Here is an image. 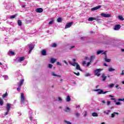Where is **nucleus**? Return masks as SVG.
Instances as JSON below:
<instances>
[{
    "label": "nucleus",
    "instance_id": "12",
    "mask_svg": "<svg viewBox=\"0 0 124 124\" xmlns=\"http://www.w3.org/2000/svg\"><path fill=\"white\" fill-rule=\"evenodd\" d=\"M121 29V26L119 24L114 26V31H119Z\"/></svg>",
    "mask_w": 124,
    "mask_h": 124
},
{
    "label": "nucleus",
    "instance_id": "30",
    "mask_svg": "<svg viewBox=\"0 0 124 124\" xmlns=\"http://www.w3.org/2000/svg\"><path fill=\"white\" fill-rule=\"evenodd\" d=\"M93 20H95V17H89L88 18V21H93Z\"/></svg>",
    "mask_w": 124,
    "mask_h": 124
},
{
    "label": "nucleus",
    "instance_id": "17",
    "mask_svg": "<svg viewBox=\"0 0 124 124\" xmlns=\"http://www.w3.org/2000/svg\"><path fill=\"white\" fill-rule=\"evenodd\" d=\"M76 69L78 70H80V71H82V69H81V67L79 64L77 63L76 66Z\"/></svg>",
    "mask_w": 124,
    "mask_h": 124
},
{
    "label": "nucleus",
    "instance_id": "39",
    "mask_svg": "<svg viewBox=\"0 0 124 124\" xmlns=\"http://www.w3.org/2000/svg\"><path fill=\"white\" fill-rule=\"evenodd\" d=\"M57 22H58V23H61V22H62V18L59 17V18L57 19Z\"/></svg>",
    "mask_w": 124,
    "mask_h": 124
},
{
    "label": "nucleus",
    "instance_id": "56",
    "mask_svg": "<svg viewBox=\"0 0 124 124\" xmlns=\"http://www.w3.org/2000/svg\"><path fill=\"white\" fill-rule=\"evenodd\" d=\"M91 61H90V62H88L87 64V66H89L90 65V64H91Z\"/></svg>",
    "mask_w": 124,
    "mask_h": 124
},
{
    "label": "nucleus",
    "instance_id": "34",
    "mask_svg": "<svg viewBox=\"0 0 124 124\" xmlns=\"http://www.w3.org/2000/svg\"><path fill=\"white\" fill-rule=\"evenodd\" d=\"M16 16H17V15H13V16H11L10 18V19H14V18L16 17Z\"/></svg>",
    "mask_w": 124,
    "mask_h": 124
},
{
    "label": "nucleus",
    "instance_id": "25",
    "mask_svg": "<svg viewBox=\"0 0 124 124\" xmlns=\"http://www.w3.org/2000/svg\"><path fill=\"white\" fill-rule=\"evenodd\" d=\"M32 113V112L31 111H30L29 112V115H30V120L31 121H32V116H31V113Z\"/></svg>",
    "mask_w": 124,
    "mask_h": 124
},
{
    "label": "nucleus",
    "instance_id": "4",
    "mask_svg": "<svg viewBox=\"0 0 124 124\" xmlns=\"http://www.w3.org/2000/svg\"><path fill=\"white\" fill-rule=\"evenodd\" d=\"M28 46H29V54H31V51H32V50H33V48H34V45L31 43L28 44Z\"/></svg>",
    "mask_w": 124,
    "mask_h": 124
},
{
    "label": "nucleus",
    "instance_id": "11",
    "mask_svg": "<svg viewBox=\"0 0 124 124\" xmlns=\"http://www.w3.org/2000/svg\"><path fill=\"white\" fill-rule=\"evenodd\" d=\"M35 11L37 13H42L43 12V9L42 8H38L36 9Z\"/></svg>",
    "mask_w": 124,
    "mask_h": 124
},
{
    "label": "nucleus",
    "instance_id": "15",
    "mask_svg": "<svg viewBox=\"0 0 124 124\" xmlns=\"http://www.w3.org/2000/svg\"><path fill=\"white\" fill-rule=\"evenodd\" d=\"M51 76H54L55 77H59V78H61V77H62V76L59 75H57L54 72H51Z\"/></svg>",
    "mask_w": 124,
    "mask_h": 124
},
{
    "label": "nucleus",
    "instance_id": "22",
    "mask_svg": "<svg viewBox=\"0 0 124 124\" xmlns=\"http://www.w3.org/2000/svg\"><path fill=\"white\" fill-rule=\"evenodd\" d=\"M66 100L67 102H69L71 100V98H70V96L69 95L67 96Z\"/></svg>",
    "mask_w": 124,
    "mask_h": 124
},
{
    "label": "nucleus",
    "instance_id": "7",
    "mask_svg": "<svg viewBox=\"0 0 124 124\" xmlns=\"http://www.w3.org/2000/svg\"><path fill=\"white\" fill-rule=\"evenodd\" d=\"M24 60H25V57H21L16 58V62H23Z\"/></svg>",
    "mask_w": 124,
    "mask_h": 124
},
{
    "label": "nucleus",
    "instance_id": "28",
    "mask_svg": "<svg viewBox=\"0 0 124 124\" xmlns=\"http://www.w3.org/2000/svg\"><path fill=\"white\" fill-rule=\"evenodd\" d=\"M115 86V84H111L108 86V88H109V89H112L113 87Z\"/></svg>",
    "mask_w": 124,
    "mask_h": 124
},
{
    "label": "nucleus",
    "instance_id": "49",
    "mask_svg": "<svg viewBox=\"0 0 124 124\" xmlns=\"http://www.w3.org/2000/svg\"><path fill=\"white\" fill-rule=\"evenodd\" d=\"M85 77H89V76H91V74L87 73V74H85Z\"/></svg>",
    "mask_w": 124,
    "mask_h": 124
},
{
    "label": "nucleus",
    "instance_id": "46",
    "mask_svg": "<svg viewBox=\"0 0 124 124\" xmlns=\"http://www.w3.org/2000/svg\"><path fill=\"white\" fill-rule=\"evenodd\" d=\"M31 124H37V122L35 120H33V122L31 123Z\"/></svg>",
    "mask_w": 124,
    "mask_h": 124
},
{
    "label": "nucleus",
    "instance_id": "26",
    "mask_svg": "<svg viewBox=\"0 0 124 124\" xmlns=\"http://www.w3.org/2000/svg\"><path fill=\"white\" fill-rule=\"evenodd\" d=\"M93 117H98V114H97V113L96 112H93L92 114Z\"/></svg>",
    "mask_w": 124,
    "mask_h": 124
},
{
    "label": "nucleus",
    "instance_id": "58",
    "mask_svg": "<svg viewBox=\"0 0 124 124\" xmlns=\"http://www.w3.org/2000/svg\"><path fill=\"white\" fill-rule=\"evenodd\" d=\"M63 62H64V63H65V64H66V65H68V63H67V62H66V61H64Z\"/></svg>",
    "mask_w": 124,
    "mask_h": 124
},
{
    "label": "nucleus",
    "instance_id": "33",
    "mask_svg": "<svg viewBox=\"0 0 124 124\" xmlns=\"http://www.w3.org/2000/svg\"><path fill=\"white\" fill-rule=\"evenodd\" d=\"M0 105L1 106H2L3 105V101L2 100V99L0 98Z\"/></svg>",
    "mask_w": 124,
    "mask_h": 124
},
{
    "label": "nucleus",
    "instance_id": "40",
    "mask_svg": "<svg viewBox=\"0 0 124 124\" xmlns=\"http://www.w3.org/2000/svg\"><path fill=\"white\" fill-rule=\"evenodd\" d=\"M70 110V108L68 107H66L65 112H68V110Z\"/></svg>",
    "mask_w": 124,
    "mask_h": 124
},
{
    "label": "nucleus",
    "instance_id": "61",
    "mask_svg": "<svg viewBox=\"0 0 124 124\" xmlns=\"http://www.w3.org/2000/svg\"><path fill=\"white\" fill-rule=\"evenodd\" d=\"M57 65H62V64H61L60 62H57Z\"/></svg>",
    "mask_w": 124,
    "mask_h": 124
},
{
    "label": "nucleus",
    "instance_id": "36",
    "mask_svg": "<svg viewBox=\"0 0 124 124\" xmlns=\"http://www.w3.org/2000/svg\"><path fill=\"white\" fill-rule=\"evenodd\" d=\"M108 70L109 72H112V71H115V69H113V68H110Z\"/></svg>",
    "mask_w": 124,
    "mask_h": 124
},
{
    "label": "nucleus",
    "instance_id": "51",
    "mask_svg": "<svg viewBox=\"0 0 124 124\" xmlns=\"http://www.w3.org/2000/svg\"><path fill=\"white\" fill-rule=\"evenodd\" d=\"M10 110H7V111L5 113V116H7V114H9Z\"/></svg>",
    "mask_w": 124,
    "mask_h": 124
},
{
    "label": "nucleus",
    "instance_id": "21",
    "mask_svg": "<svg viewBox=\"0 0 124 124\" xmlns=\"http://www.w3.org/2000/svg\"><path fill=\"white\" fill-rule=\"evenodd\" d=\"M94 59H95V56H91L90 57V62H93V61L94 60Z\"/></svg>",
    "mask_w": 124,
    "mask_h": 124
},
{
    "label": "nucleus",
    "instance_id": "32",
    "mask_svg": "<svg viewBox=\"0 0 124 124\" xmlns=\"http://www.w3.org/2000/svg\"><path fill=\"white\" fill-rule=\"evenodd\" d=\"M110 112H111V110H107V112H106V111H104V113H105V114H106V115H109V113H110Z\"/></svg>",
    "mask_w": 124,
    "mask_h": 124
},
{
    "label": "nucleus",
    "instance_id": "37",
    "mask_svg": "<svg viewBox=\"0 0 124 124\" xmlns=\"http://www.w3.org/2000/svg\"><path fill=\"white\" fill-rule=\"evenodd\" d=\"M7 92H6L5 94H3L2 95L3 98H5V97H7Z\"/></svg>",
    "mask_w": 124,
    "mask_h": 124
},
{
    "label": "nucleus",
    "instance_id": "41",
    "mask_svg": "<svg viewBox=\"0 0 124 124\" xmlns=\"http://www.w3.org/2000/svg\"><path fill=\"white\" fill-rule=\"evenodd\" d=\"M52 47H57V44L56 43H53L51 45Z\"/></svg>",
    "mask_w": 124,
    "mask_h": 124
},
{
    "label": "nucleus",
    "instance_id": "1",
    "mask_svg": "<svg viewBox=\"0 0 124 124\" xmlns=\"http://www.w3.org/2000/svg\"><path fill=\"white\" fill-rule=\"evenodd\" d=\"M94 92H98L97 94H105V93H107L108 91H103L102 89H98L94 90Z\"/></svg>",
    "mask_w": 124,
    "mask_h": 124
},
{
    "label": "nucleus",
    "instance_id": "42",
    "mask_svg": "<svg viewBox=\"0 0 124 124\" xmlns=\"http://www.w3.org/2000/svg\"><path fill=\"white\" fill-rule=\"evenodd\" d=\"M75 116L77 117V118H79V117L80 116V113H77L75 114Z\"/></svg>",
    "mask_w": 124,
    "mask_h": 124
},
{
    "label": "nucleus",
    "instance_id": "60",
    "mask_svg": "<svg viewBox=\"0 0 124 124\" xmlns=\"http://www.w3.org/2000/svg\"><path fill=\"white\" fill-rule=\"evenodd\" d=\"M89 59V57L88 56H86L85 57L84 60H87Z\"/></svg>",
    "mask_w": 124,
    "mask_h": 124
},
{
    "label": "nucleus",
    "instance_id": "55",
    "mask_svg": "<svg viewBox=\"0 0 124 124\" xmlns=\"http://www.w3.org/2000/svg\"><path fill=\"white\" fill-rule=\"evenodd\" d=\"M110 104H111V102H110L109 101H108L107 102V105H110Z\"/></svg>",
    "mask_w": 124,
    "mask_h": 124
},
{
    "label": "nucleus",
    "instance_id": "6",
    "mask_svg": "<svg viewBox=\"0 0 124 124\" xmlns=\"http://www.w3.org/2000/svg\"><path fill=\"white\" fill-rule=\"evenodd\" d=\"M109 97H111V100H114L115 103L116 105H121L122 104L120 102H116V98H113L114 96H112L111 95H109Z\"/></svg>",
    "mask_w": 124,
    "mask_h": 124
},
{
    "label": "nucleus",
    "instance_id": "5",
    "mask_svg": "<svg viewBox=\"0 0 124 124\" xmlns=\"http://www.w3.org/2000/svg\"><path fill=\"white\" fill-rule=\"evenodd\" d=\"M100 71H102V69H97L94 71V73L95 75L96 76H97L98 77H99L100 76V74L99 73L100 72Z\"/></svg>",
    "mask_w": 124,
    "mask_h": 124
},
{
    "label": "nucleus",
    "instance_id": "2",
    "mask_svg": "<svg viewBox=\"0 0 124 124\" xmlns=\"http://www.w3.org/2000/svg\"><path fill=\"white\" fill-rule=\"evenodd\" d=\"M25 81V79H21L19 82L17 83V86L18 88H17L16 90L18 92H19V91H21V87L23 85V84H24V82Z\"/></svg>",
    "mask_w": 124,
    "mask_h": 124
},
{
    "label": "nucleus",
    "instance_id": "63",
    "mask_svg": "<svg viewBox=\"0 0 124 124\" xmlns=\"http://www.w3.org/2000/svg\"><path fill=\"white\" fill-rule=\"evenodd\" d=\"M104 66H108V65H107V64H106V63H104Z\"/></svg>",
    "mask_w": 124,
    "mask_h": 124
},
{
    "label": "nucleus",
    "instance_id": "29",
    "mask_svg": "<svg viewBox=\"0 0 124 124\" xmlns=\"http://www.w3.org/2000/svg\"><path fill=\"white\" fill-rule=\"evenodd\" d=\"M17 24L18 25V26H19L20 27V26H22V21H21V20L18 19L17 20Z\"/></svg>",
    "mask_w": 124,
    "mask_h": 124
},
{
    "label": "nucleus",
    "instance_id": "18",
    "mask_svg": "<svg viewBox=\"0 0 124 124\" xmlns=\"http://www.w3.org/2000/svg\"><path fill=\"white\" fill-rule=\"evenodd\" d=\"M69 63L71 64V65H73V66H76L77 65V63L76 62H74V63L71 62L69 61Z\"/></svg>",
    "mask_w": 124,
    "mask_h": 124
},
{
    "label": "nucleus",
    "instance_id": "27",
    "mask_svg": "<svg viewBox=\"0 0 124 124\" xmlns=\"http://www.w3.org/2000/svg\"><path fill=\"white\" fill-rule=\"evenodd\" d=\"M15 53H14V52L12 51H9V52H8V55H9V56H10L11 55H15Z\"/></svg>",
    "mask_w": 124,
    "mask_h": 124
},
{
    "label": "nucleus",
    "instance_id": "31",
    "mask_svg": "<svg viewBox=\"0 0 124 124\" xmlns=\"http://www.w3.org/2000/svg\"><path fill=\"white\" fill-rule=\"evenodd\" d=\"M118 18L119 20H121V21H124V16H118Z\"/></svg>",
    "mask_w": 124,
    "mask_h": 124
},
{
    "label": "nucleus",
    "instance_id": "53",
    "mask_svg": "<svg viewBox=\"0 0 124 124\" xmlns=\"http://www.w3.org/2000/svg\"><path fill=\"white\" fill-rule=\"evenodd\" d=\"M6 67L7 68V64H6V66H3V68H4V70H6Z\"/></svg>",
    "mask_w": 124,
    "mask_h": 124
},
{
    "label": "nucleus",
    "instance_id": "10",
    "mask_svg": "<svg viewBox=\"0 0 124 124\" xmlns=\"http://www.w3.org/2000/svg\"><path fill=\"white\" fill-rule=\"evenodd\" d=\"M73 24V22H69L67 23L65 26V29H68V28H70Z\"/></svg>",
    "mask_w": 124,
    "mask_h": 124
},
{
    "label": "nucleus",
    "instance_id": "19",
    "mask_svg": "<svg viewBox=\"0 0 124 124\" xmlns=\"http://www.w3.org/2000/svg\"><path fill=\"white\" fill-rule=\"evenodd\" d=\"M41 54L42 56H46V55H47L46 53V50L45 49H43L41 52Z\"/></svg>",
    "mask_w": 124,
    "mask_h": 124
},
{
    "label": "nucleus",
    "instance_id": "57",
    "mask_svg": "<svg viewBox=\"0 0 124 124\" xmlns=\"http://www.w3.org/2000/svg\"><path fill=\"white\" fill-rule=\"evenodd\" d=\"M58 99L59 101H62V99L61 97H59Z\"/></svg>",
    "mask_w": 124,
    "mask_h": 124
},
{
    "label": "nucleus",
    "instance_id": "48",
    "mask_svg": "<svg viewBox=\"0 0 124 124\" xmlns=\"http://www.w3.org/2000/svg\"><path fill=\"white\" fill-rule=\"evenodd\" d=\"M53 23H54V20H51V21L49 22L48 24H49V25H52V24H53Z\"/></svg>",
    "mask_w": 124,
    "mask_h": 124
},
{
    "label": "nucleus",
    "instance_id": "45",
    "mask_svg": "<svg viewBox=\"0 0 124 124\" xmlns=\"http://www.w3.org/2000/svg\"><path fill=\"white\" fill-rule=\"evenodd\" d=\"M84 117H87V115H88V113L86 111L84 112Z\"/></svg>",
    "mask_w": 124,
    "mask_h": 124
},
{
    "label": "nucleus",
    "instance_id": "52",
    "mask_svg": "<svg viewBox=\"0 0 124 124\" xmlns=\"http://www.w3.org/2000/svg\"><path fill=\"white\" fill-rule=\"evenodd\" d=\"M17 40H20V38H16L14 41H17Z\"/></svg>",
    "mask_w": 124,
    "mask_h": 124
},
{
    "label": "nucleus",
    "instance_id": "8",
    "mask_svg": "<svg viewBox=\"0 0 124 124\" xmlns=\"http://www.w3.org/2000/svg\"><path fill=\"white\" fill-rule=\"evenodd\" d=\"M101 16H102V17H104L105 18H110V17H111V15H110L109 14L104 13L101 14Z\"/></svg>",
    "mask_w": 124,
    "mask_h": 124
},
{
    "label": "nucleus",
    "instance_id": "44",
    "mask_svg": "<svg viewBox=\"0 0 124 124\" xmlns=\"http://www.w3.org/2000/svg\"><path fill=\"white\" fill-rule=\"evenodd\" d=\"M118 101H124V98H119Z\"/></svg>",
    "mask_w": 124,
    "mask_h": 124
},
{
    "label": "nucleus",
    "instance_id": "64",
    "mask_svg": "<svg viewBox=\"0 0 124 124\" xmlns=\"http://www.w3.org/2000/svg\"><path fill=\"white\" fill-rule=\"evenodd\" d=\"M102 103H104V104H105L106 102H105V101L104 100H103L101 101Z\"/></svg>",
    "mask_w": 124,
    "mask_h": 124
},
{
    "label": "nucleus",
    "instance_id": "24",
    "mask_svg": "<svg viewBox=\"0 0 124 124\" xmlns=\"http://www.w3.org/2000/svg\"><path fill=\"white\" fill-rule=\"evenodd\" d=\"M105 62H111V59H107V56L106 55V57L105 58Z\"/></svg>",
    "mask_w": 124,
    "mask_h": 124
},
{
    "label": "nucleus",
    "instance_id": "59",
    "mask_svg": "<svg viewBox=\"0 0 124 124\" xmlns=\"http://www.w3.org/2000/svg\"><path fill=\"white\" fill-rule=\"evenodd\" d=\"M82 64H83V65H84V64H86V61H83Z\"/></svg>",
    "mask_w": 124,
    "mask_h": 124
},
{
    "label": "nucleus",
    "instance_id": "43",
    "mask_svg": "<svg viewBox=\"0 0 124 124\" xmlns=\"http://www.w3.org/2000/svg\"><path fill=\"white\" fill-rule=\"evenodd\" d=\"M74 74H75V75H77V76H80V73L79 72L78 73L74 72Z\"/></svg>",
    "mask_w": 124,
    "mask_h": 124
},
{
    "label": "nucleus",
    "instance_id": "38",
    "mask_svg": "<svg viewBox=\"0 0 124 124\" xmlns=\"http://www.w3.org/2000/svg\"><path fill=\"white\" fill-rule=\"evenodd\" d=\"M95 20L97 21V22H100V21L101 20V19L100 18H99L98 17H95Z\"/></svg>",
    "mask_w": 124,
    "mask_h": 124
},
{
    "label": "nucleus",
    "instance_id": "9",
    "mask_svg": "<svg viewBox=\"0 0 124 124\" xmlns=\"http://www.w3.org/2000/svg\"><path fill=\"white\" fill-rule=\"evenodd\" d=\"M106 55V51H104V50H98L96 52V55Z\"/></svg>",
    "mask_w": 124,
    "mask_h": 124
},
{
    "label": "nucleus",
    "instance_id": "35",
    "mask_svg": "<svg viewBox=\"0 0 124 124\" xmlns=\"http://www.w3.org/2000/svg\"><path fill=\"white\" fill-rule=\"evenodd\" d=\"M4 80H8V76L6 75L3 76Z\"/></svg>",
    "mask_w": 124,
    "mask_h": 124
},
{
    "label": "nucleus",
    "instance_id": "54",
    "mask_svg": "<svg viewBox=\"0 0 124 124\" xmlns=\"http://www.w3.org/2000/svg\"><path fill=\"white\" fill-rule=\"evenodd\" d=\"M73 48H75V46H72L70 47V50H72V49H73Z\"/></svg>",
    "mask_w": 124,
    "mask_h": 124
},
{
    "label": "nucleus",
    "instance_id": "3",
    "mask_svg": "<svg viewBox=\"0 0 124 124\" xmlns=\"http://www.w3.org/2000/svg\"><path fill=\"white\" fill-rule=\"evenodd\" d=\"M26 101H27V100L25 98V95H24V93H21V104H24V103Z\"/></svg>",
    "mask_w": 124,
    "mask_h": 124
},
{
    "label": "nucleus",
    "instance_id": "50",
    "mask_svg": "<svg viewBox=\"0 0 124 124\" xmlns=\"http://www.w3.org/2000/svg\"><path fill=\"white\" fill-rule=\"evenodd\" d=\"M64 123H65L66 124H71V123H70L68 121H67L66 120L64 121Z\"/></svg>",
    "mask_w": 124,
    "mask_h": 124
},
{
    "label": "nucleus",
    "instance_id": "14",
    "mask_svg": "<svg viewBox=\"0 0 124 124\" xmlns=\"http://www.w3.org/2000/svg\"><path fill=\"white\" fill-rule=\"evenodd\" d=\"M101 7V6L98 5L91 9L92 11H94V10H97V9H99Z\"/></svg>",
    "mask_w": 124,
    "mask_h": 124
},
{
    "label": "nucleus",
    "instance_id": "47",
    "mask_svg": "<svg viewBox=\"0 0 124 124\" xmlns=\"http://www.w3.org/2000/svg\"><path fill=\"white\" fill-rule=\"evenodd\" d=\"M48 67L49 68H52L53 67V65L51 64H49Z\"/></svg>",
    "mask_w": 124,
    "mask_h": 124
},
{
    "label": "nucleus",
    "instance_id": "13",
    "mask_svg": "<svg viewBox=\"0 0 124 124\" xmlns=\"http://www.w3.org/2000/svg\"><path fill=\"white\" fill-rule=\"evenodd\" d=\"M103 82H105V80L107 79V76L105 75V74H103L101 76Z\"/></svg>",
    "mask_w": 124,
    "mask_h": 124
},
{
    "label": "nucleus",
    "instance_id": "16",
    "mask_svg": "<svg viewBox=\"0 0 124 124\" xmlns=\"http://www.w3.org/2000/svg\"><path fill=\"white\" fill-rule=\"evenodd\" d=\"M10 108H11V106L10 104L7 103V107H6V110L10 111Z\"/></svg>",
    "mask_w": 124,
    "mask_h": 124
},
{
    "label": "nucleus",
    "instance_id": "23",
    "mask_svg": "<svg viewBox=\"0 0 124 124\" xmlns=\"http://www.w3.org/2000/svg\"><path fill=\"white\" fill-rule=\"evenodd\" d=\"M116 115H119V113L114 112L113 113L111 114V118H115V117L116 116Z\"/></svg>",
    "mask_w": 124,
    "mask_h": 124
},
{
    "label": "nucleus",
    "instance_id": "20",
    "mask_svg": "<svg viewBox=\"0 0 124 124\" xmlns=\"http://www.w3.org/2000/svg\"><path fill=\"white\" fill-rule=\"evenodd\" d=\"M56 61H57V59H56L53 58L50 59V62H51L52 63H55Z\"/></svg>",
    "mask_w": 124,
    "mask_h": 124
},
{
    "label": "nucleus",
    "instance_id": "62",
    "mask_svg": "<svg viewBox=\"0 0 124 124\" xmlns=\"http://www.w3.org/2000/svg\"><path fill=\"white\" fill-rule=\"evenodd\" d=\"M115 88H117V89H119V85H116L115 86Z\"/></svg>",
    "mask_w": 124,
    "mask_h": 124
}]
</instances>
